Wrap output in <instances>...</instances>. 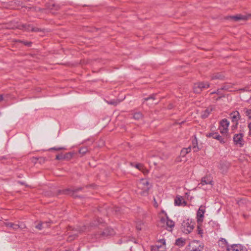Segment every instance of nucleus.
Instances as JSON below:
<instances>
[{
    "mask_svg": "<svg viewBox=\"0 0 251 251\" xmlns=\"http://www.w3.org/2000/svg\"><path fill=\"white\" fill-rule=\"evenodd\" d=\"M88 151V150L87 147H82L79 149V152L82 155H84Z\"/></svg>",
    "mask_w": 251,
    "mask_h": 251,
    "instance_id": "28",
    "label": "nucleus"
},
{
    "mask_svg": "<svg viewBox=\"0 0 251 251\" xmlns=\"http://www.w3.org/2000/svg\"><path fill=\"white\" fill-rule=\"evenodd\" d=\"M112 209H113V208H109L108 210L110 211V210H112Z\"/></svg>",
    "mask_w": 251,
    "mask_h": 251,
    "instance_id": "60",
    "label": "nucleus"
},
{
    "mask_svg": "<svg viewBox=\"0 0 251 251\" xmlns=\"http://www.w3.org/2000/svg\"><path fill=\"white\" fill-rule=\"evenodd\" d=\"M197 145H198L197 140L196 137H195L194 140L193 141V150L194 152L198 151L199 150Z\"/></svg>",
    "mask_w": 251,
    "mask_h": 251,
    "instance_id": "20",
    "label": "nucleus"
},
{
    "mask_svg": "<svg viewBox=\"0 0 251 251\" xmlns=\"http://www.w3.org/2000/svg\"><path fill=\"white\" fill-rule=\"evenodd\" d=\"M153 205L155 207H157L158 205L155 200V199L154 198L153 199Z\"/></svg>",
    "mask_w": 251,
    "mask_h": 251,
    "instance_id": "43",
    "label": "nucleus"
},
{
    "mask_svg": "<svg viewBox=\"0 0 251 251\" xmlns=\"http://www.w3.org/2000/svg\"><path fill=\"white\" fill-rule=\"evenodd\" d=\"M248 127L250 130V134H251V122L250 124H249Z\"/></svg>",
    "mask_w": 251,
    "mask_h": 251,
    "instance_id": "48",
    "label": "nucleus"
},
{
    "mask_svg": "<svg viewBox=\"0 0 251 251\" xmlns=\"http://www.w3.org/2000/svg\"><path fill=\"white\" fill-rule=\"evenodd\" d=\"M157 225L159 226L165 227L168 230L171 231L175 226V223L166 217V218H161L158 222Z\"/></svg>",
    "mask_w": 251,
    "mask_h": 251,
    "instance_id": "2",
    "label": "nucleus"
},
{
    "mask_svg": "<svg viewBox=\"0 0 251 251\" xmlns=\"http://www.w3.org/2000/svg\"><path fill=\"white\" fill-rule=\"evenodd\" d=\"M143 118V114L140 112H136L133 115V118L135 120H140Z\"/></svg>",
    "mask_w": 251,
    "mask_h": 251,
    "instance_id": "22",
    "label": "nucleus"
},
{
    "mask_svg": "<svg viewBox=\"0 0 251 251\" xmlns=\"http://www.w3.org/2000/svg\"><path fill=\"white\" fill-rule=\"evenodd\" d=\"M243 136V134L242 133L235 134L233 137L234 144L240 147H243L245 144Z\"/></svg>",
    "mask_w": 251,
    "mask_h": 251,
    "instance_id": "6",
    "label": "nucleus"
},
{
    "mask_svg": "<svg viewBox=\"0 0 251 251\" xmlns=\"http://www.w3.org/2000/svg\"><path fill=\"white\" fill-rule=\"evenodd\" d=\"M5 28H10V27H8V26H5Z\"/></svg>",
    "mask_w": 251,
    "mask_h": 251,
    "instance_id": "62",
    "label": "nucleus"
},
{
    "mask_svg": "<svg viewBox=\"0 0 251 251\" xmlns=\"http://www.w3.org/2000/svg\"><path fill=\"white\" fill-rule=\"evenodd\" d=\"M144 165L142 164H141V163H138V164H137L135 165V167L138 169V170H139L140 171L141 170V169H143V166Z\"/></svg>",
    "mask_w": 251,
    "mask_h": 251,
    "instance_id": "38",
    "label": "nucleus"
},
{
    "mask_svg": "<svg viewBox=\"0 0 251 251\" xmlns=\"http://www.w3.org/2000/svg\"><path fill=\"white\" fill-rule=\"evenodd\" d=\"M205 212V207L202 205H201L197 213V221L199 223L202 222Z\"/></svg>",
    "mask_w": 251,
    "mask_h": 251,
    "instance_id": "7",
    "label": "nucleus"
},
{
    "mask_svg": "<svg viewBox=\"0 0 251 251\" xmlns=\"http://www.w3.org/2000/svg\"><path fill=\"white\" fill-rule=\"evenodd\" d=\"M191 148L190 147H189L187 148L183 149L181 151V153H183V151H185V154H187L191 151Z\"/></svg>",
    "mask_w": 251,
    "mask_h": 251,
    "instance_id": "32",
    "label": "nucleus"
},
{
    "mask_svg": "<svg viewBox=\"0 0 251 251\" xmlns=\"http://www.w3.org/2000/svg\"><path fill=\"white\" fill-rule=\"evenodd\" d=\"M114 210H115L116 213H117L118 212H120V208H119L118 207H115L114 208Z\"/></svg>",
    "mask_w": 251,
    "mask_h": 251,
    "instance_id": "46",
    "label": "nucleus"
},
{
    "mask_svg": "<svg viewBox=\"0 0 251 251\" xmlns=\"http://www.w3.org/2000/svg\"><path fill=\"white\" fill-rule=\"evenodd\" d=\"M228 251H247L246 249L240 245H233L227 249Z\"/></svg>",
    "mask_w": 251,
    "mask_h": 251,
    "instance_id": "13",
    "label": "nucleus"
},
{
    "mask_svg": "<svg viewBox=\"0 0 251 251\" xmlns=\"http://www.w3.org/2000/svg\"><path fill=\"white\" fill-rule=\"evenodd\" d=\"M113 229L110 227L105 228L102 231H98L96 234V238H104L109 235L114 234Z\"/></svg>",
    "mask_w": 251,
    "mask_h": 251,
    "instance_id": "4",
    "label": "nucleus"
},
{
    "mask_svg": "<svg viewBox=\"0 0 251 251\" xmlns=\"http://www.w3.org/2000/svg\"><path fill=\"white\" fill-rule=\"evenodd\" d=\"M3 224L7 227L11 228L15 230H16L19 228L23 229L26 227L25 225H24V227H22V225H20L19 224H14L10 222H3Z\"/></svg>",
    "mask_w": 251,
    "mask_h": 251,
    "instance_id": "9",
    "label": "nucleus"
},
{
    "mask_svg": "<svg viewBox=\"0 0 251 251\" xmlns=\"http://www.w3.org/2000/svg\"><path fill=\"white\" fill-rule=\"evenodd\" d=\"M187 225H188V226H187V228L186 230L188 233H190L193 229L194 226L193 225L189 224L188 223H184V226H185Z\"/></svg>",
    "mask_w": 251,
    "mask_h": 251,
    "instance_id": "26",
    "label": "nucleus"
},
{
    "mask_svg": "<svg viewBox=\"0 0 251 251\" xmlns=\"http://www.w3.org/2000/svg\"><path fill=\"white\" fill-rule=\"evenodd\" d=\"M121 101H120L119 100H110V101H107V102L109 104H112V105H117L118 103H120Z\"/></svg>",
    "mask_w": 251,
    "mask_h": 251,
    "instance_id": "27",
    "label": "nucleus"
},
{
    "mask_svg": "<svg viewBox=\"0 0 251 251\" xmlns=\"http://www.w3.org/2000/svg\"><path fill=\"white\" fill-rule=\"evenodd\" d=\"M64 159L69 160L73 156V153L71 152H68L64 155Z\"/></svg>",
    "mask_w": 251,
    "mask_h": 251,
    "instance_id": "29",
    "label": "nucleus"
},
{
    "mask_svg": "<svg viewBox=\"0 0 251 251\" xmlns=\"http://www.w3.org/2000/svg\"><path fill=\"white\" fill-rule=\"evenodd\" d=\"M232 18L235 21H239L240 20H246L247 19V17L246 16L239 15L233 16V17H232Z\"/></svg>",
    "mask_w": 251,
    "mask_h": 251,
    "instance_id": "19",
    "label": "nucleus"
},
{
    "mask_svg": "<svg viewBox=\"0 0 251 251\" xmlns=\"http://www.w3.org/2000/svg\"><path fill=\"white\" fill-rule=\"evenodd\" d=\"M215 135L213 136L214 139H216L220 141L221 143H224L225 142L224 140V139L219 134H218V133H215Z\"/></svg>",
    "mask_w": 251,
    "mask_h": 251,
    "instance_id": "21",
    "label": "nucleus"
},
{
    "mask_svg": "<svg viewBox=\"0 0 251 251\" xmlns=\"http://www.w3.org/2000/svg\"><path fill=\"white\" fill-rule=\"evenodd\" d=\"M64 154H59L56 156V159L57 160H62L64 159Z\"/></svg>",
    "mask_w": 251,
    "mask_h": 251,
    "instance_id": "37",
    "label": "nucleus"
},
{
    "mask_svg": "<svg viewBox=\"0 0 251 251\" xmlns=\"http://www.w3.org/2000/svg\"><path fill=\"white\" fill-rule=\"evenodd\" d=\"M78 231L79 232H81L84 231V230L76 229L75 230H73L72 232H68V234L69 235V236L68 237L67 241L71 242L74 240L75 238L77 236V232Z\"/></svg>",
    "mask_w": 251,
    "mask_h": 251,
    "instance_id": "10",
    "label": "nucleus"
},
{
    "mask_svg": "<svg viewBox=\"0 0 251 251\" xmlns=\"http://www.w3.org/2000/svg\"><path fill=\"white\" fill-rule=\"evenodd\" d=\"M38 159H39V158H37V157H33L32 158V161L34 162L35 163H36L37 160H38Z\"/></svg>",
    "mask_w": 251,
    "mask_h": 251,
    "instance_id": "47",
    "label": "nucleus"
},
{
    "mask_svg": "<svg viewBox=\"0 0 251 251\" xmlns=\"http://www.w3.org/2000/svg\"><path fill=\"white\" fill-rule=\"evenodd\" d=\"M65 148L64 147H59V148H50V150H56V151H60L62 150H65Z\"/></svg>",
    "mask_w": 251,
    "mask_h": 251,
    "instance_id": "40",
    "label": "nucleus"
},
{
    "mask_svg": "<svg viewBox=\"0 0 251 251\" xmlns=\"http://www.w3.org/2000/svg\"><path fill=\"white\" fill-rule=\"evenodd\" d=\"M230 119L233 123H238V121L241 118L240 113L237 111L232 112L230 114Z\"/></svg>",
    "mask_w": 251,
    "mask_h": 251,
    "instance_id": "11",
    "label": "nucleus"
},
{
    "mask_svg": "<svg viewBox=\"0 0 251 251\" xmlns=\"http://www.w3.org/2000/svg\"><path fill=\"white\" fill-rule=\"evenodd\" d=\"M26 46H30V45L31 44V42H24V41H23L22 42Z\"/></svg>",
    "mask_w": 251,
    "mask_h": 251,
    "instance_id": "45",
    "label": "nucleus"
},
{
    "mask_svg": "<svg viewBox=\"0 0 251 251\" xmlns=\"http://www.w3.org/2000/svg\"><path fill=\"white\" fill-rule=\"evenodd\" d=\"M220 131L222 134H226L227 132L228 128L220 127L219 128Z\"/></svg>",
    "mask_w": 251,
    "mask_h": 251,
    "instance_id": "31",
    "label": "nucleus"
},
{
    "mask_svg": "<svg viewBox=\"0 0 251 251\" xmlns=\"http://www.w3.org/2000/svg\"><path fill=\"white\" fill-rule=\"evenodd\" d=\"M203 247L202 243L198 241L194 240L189 243L187 249L188 251H202L203 249Z\"/></svg>",
    "mask_w": 251,
    "mask_h": 251,
    "instance_id": "3",
    "label": "nucleus"
},
{
    "mask_svg": "<svg viewBox=\"0 0 251 251\" xmlns=\"http://www.w3.org/2000/svg\"><path fill=\"white\" fill-rule=\"evenodd\" d=\"M71 191L70 190L67 189V190H65V191L66 192V191Z\"/></svg>",
    "mask_w": 251,
    "mask_h": 251,
    "instance_id": "58",
    "label": "nucleus"
},
{
    "mask_svg": "<svg viewBox=\"0 0 251 251\" xmlns=\"http://www.w3.org/2000/svg\"><path fill=\"white\" fill-rule=\"evenodd\" d=\"M224 89V88H221L220 89H218L216 91L212 92L210 93L211 95L216 94L217 95H221L222 94L221 93V90Z\"/></svg>",
    "mask_w": 251,
    "mask_h": 251,
    "instance_id": "33",
    "label": "nucleus"
},
{
    "mask_svg": "<svg viewBox=\"0 0 251 251\" xmlns=\"http://www.w3.org/2000/svg\"><path fill=\"white\" fill-rule=\"evenodd\" d=\"M100 223L102 224L103 221L102 220L100 221V220L99 219L98 220V221H94L93 223L91 224V226H95L99 225V224Z\"/></svg>",
    "mask_w": 251,
    "mask_h": 251,
    "instance_id": "30",
    "label": "nucleus"
},
{
    "mask_svg": "<svg viewBox=\"0 0 251 251\" xmlns=\"http://www.w3.org/2000/svg\"><path fill=\"white\" fill-rule=\"evenodd\" d=\"M225 97V96H224V95H220V97H218V98L216 99V100H218L220 99L221 98H222V97Z\"/></svg>",
    "mask_w": 251,
    "mask_h": 251,
    "instance_id": "52",
    "label": "nucleus"
},
{
    "mask_svg": "<svg viewBox=\"0 0 251 251\" xmlns=\"http://www.w3.org/2000/svg\"><path fill=\"white\" fill-rule=\"evenodd\" d=\"M156 96V94H152L150 97L144 98L143 99V100H144L143 102H145L146 101H149V100H156V98H155Z\"/></svg>",
    "mask_w": 251,
    "mask_h": 251,
    "instance_id": "24",
    "label": "nucleus"
},
{
    "mask_svg": "<svg viewBox=\"0 0 251 251\" xmlns=\"http://www.w3.org/2000/svg\"><path fill=\"white\" fill-rule=\"evenodd\" d=\"M185 242V239L182 238H179L176 240V245L179 247H182L184 245Z\"/></svg>",
    "mask_w": 251,
    "mask_h": 251,
    "instance_id": "18",
    "label": "nucleus"
},
{
    "mask_svg": "<svg viewBox=\"0 0 251 251\" xmlns=\"http://www.w3.org/2000/svg\"><path fill=\"white\" fill-rule=\"evenodd\" d=\"M201 233H202L201 231V230H199V234H201Z\"/></svg>",
    "mask_w": 251,
    "mask_h": 251,
    "instance_id": "56",
    "label": "nucleus"
},
{
    "mask_svg": "<svg viewBox=\"0 0 251 251\" xmlns=\"http://www.w3.org/2000/svg\"><path fill=\"white\" fill-rule=\"evenodd\" d=\"M71 227H69V230H71Z\"/></svg>",
    "mask_w": 251,
    "mask_h": 251,
    "instance_id": "64",
    "label": "nucleus"
},
{
    "mask_svg": "<svg viewBox=\"0 0 251 251\" xmlns=\"http://www.w3.org/2000/svg\"><path fill=\"white\" fill-rule=\"evenodd\" d=\"M166 249L165 246L160 245L157 248H152L151 251H164Z\"/></svg>",
    "mask_w": 251,
    "mask_h": 251,
    "instance_id": "23",
    "label": "nucleus"
},
{
    "mask_svg": "<svg viewBox=\"0 0 251 251\" xmlns=\"http://www.w3.org/2000/svg\"><path fill=\"white\" fill-rule=\"evenodd\" d=\"M144 226V223L142 221H139L136 225V228L139 230H141Z\"/></svg>",
    "mask_w": 251,
    "mask_h": 251,
    "instance_id": "25",
    "label": "nucleus"
},
{
    "mask_svg": "<svg viewBox=\"0 0 251 251\" xmlns=\"http://www.w3.org/2000/svg\"><path fill=\"white\" fill-rule=\"evenodd\" d=\"M43 224H44L43 226H44V227H48L49 226V223H48V222L43 223Z\"/></svg>",
    "mask_w": 251,
    "mask_h": 251,
    "instance_id": "50",
    "label": "nucleus"
},
{
    "mask_svg": "<svg viewBox=\"0 0 251 251\" xmlns=\"http://www.w3.org/2000/svg\"><path fill=\"white\" fill-rule=\"evenodd\" d=\"M3 100V97L2 95H0V102Z\"/></svg>",
    "mask_w": 251,
    "mask_h": 251,
    "instance_id": "51",
    "label": "nucleus"
},
{
    "mask_svg": "<svg viewBox=\"0 0 251 251\" xmlns=\"http://www.w3.org/2000/svg\"><path fill=\"white\" fill-rule=\"evenodd\" d=\"M186 202L183 200L182 197L177 196L175 199V204L176 206L186 205Z\"/></svg>",
    "mask_w": 251,
    "mask_h": 251,
    "instance_id": "12",
    "label": "nucleus"
},
{
    "mask_svg": "<svg viewBox=\"0 0 251 251\" xmlns=\"http://www.w3.org/2000/svg\"><path fill=\"white\" fill-rule=\"evenodd\" d=\"M20 225H22V227H24V224L21 223V224H19Z\"/></svg>",
    "mask_w": 251,
    "mask_h": 251,
    "instance_id": "57",
    "label": "nucleus"
},
{
    "mask_svg": "<svg viewBox=\"0 0 251 251\" xmlns=\"http://www.w3.org/2000/svg\"><path fill=\"white\" fill-rule=\"evenodd\" d=\"M182 154H183V155H185V154H185V151H183V153H182Z\"/></svg>",
    "mask_w": 251,
    "mask_h": 251,
    "instance_id": "59",
    "label": "nucleus"
},
{
    "mask_svg": "<svg viewBox=\"0 0 251 251\" xmlns=\"http://www.w3.org/2000/svg\"><path fill=\"white\" fill-rule=\"evenodd\" d=\"M50 9H55V10H58V9H59V6L58 5L53 4L51 5V7L50 8Z\"/></svg>",
    "mask_w": 251,
    "mask_h": 251,
    "instance_id": "41",
    "label": "nucleus"
},
{
    "mask_svg": "<svg viewBox=\"0 0 251 251\" xmlns=\"http://www.w3.org/2000/svg\"><path fill=\"white\" fill-rule=\"evenodd\" d=\"M212 180L211 177L210 176H206L202 178L201 184L202 185L208 184H212Z\"/></svg>",
    "mask_w": 251,
    "mask_h": 251,
    "instance_id": "14",
    "label": "nucleus"
},
{
    "mask_svg": "<svg viewBox=\"0 0 251 251\" xmlns=\"http://www.w3.org/2000/svg\"><path fill=\"white\" fill-rule=\"evenodd\" d=\"M224 77V76L220 73H217L213 74L211 76V80H214V79H223Z\"/></svg>",
    "mask_w": 251,
    "mask_h": 251,
    "instance_id": "16",
    "label": "nucleus"
},
{
    "mask_svg": "<svg viewBox=\"0 0 251 251\" xmlns=\"http://www.w3.org/2000/svg\"><path fill=\"white\" fill-rule=\"evenodd\" d=\"M229 125V122L226 119H223L220 122V127H221L228 128Z\"/></svg>",
    "mask_w": 251,
    "mask_h": 251,
    "instance_id": "17",
    "label": "nucleus"
},
{
    "mask_svg": "<svg viewBox=\"0 0 251 251\" xmlns=\"http://www.w3.org/2000/svg\"><path fill=\"white\" fill-rule=\"evenodd\" d=\"M157 244H160V245H163L165 246V240L164 239H160L158 241Z\"/></svg>",
    "mask_w": 251,
    "mask_h": 251,
    "instance_id": "39",
    "label": "nucleus"
},
{
    "mask_svg": "<svg viewBox=\"0 0 251 251\" xmlns=\"http://www.w3.org/2000/svg\"><path fill=\"white\" fill-rule=\"evenodd\" d=\"M159 246H160V244H156L155 246H154L153 248H157Z\"/></svg>",
    "mask_w": 251,
    "mask_h": 251,
    "instance_id": "54",
    "label": "nucleus"
},
{
    "mask_svg": "<svg viewBox=\"0 0 251 251\" xmlns=\"http://www.w3.org/2000/svg\"><path fill=\"white\" fill-rule=\"evenodd\" d=\"M211 111L212 108L209 107L207 108L205 110L202 111L201 115L202 118L205 119L207 118L209 116V114L211 113Z\"/></svg>",
    "mask_w": 251,
    "mask_h": 251,
    "instance_id": "15",
    "label": "nucleus"
},
{
    "mask_svg": "<svg viewBox=\"0 0 251 251\" xmlns=\"http://www.w3.org/2000/svg\"><path fill=\"white\" fill-rule=\"evenodd\" d=\"M149 104H152L153 103H149Z\"/></svg>",
    "mask_w": 251,
    "mask_h": 251,
    "instance_id": "63",
    "label": "nucleus"
},
{
    "mask_svg": "<svg viewBox=\"0 0 251 251\" xmlns=\"http://www.w3.org/2000/svg\"><path fill=\"white\" fill-rule=\"evenodd\" d=\"M158 102V101H156V102H155L154 103V104H157Z\"/></svg>",
    "mask_w": 251,
    "mask_h": 251,
    "instance_id": "61",
    "label": "nucleus"
},
{
    "mask_svg": "<svg viewBox=\"0 0 251 251\" xmlns=\"http://www.w3.org/2000/svg\"><path fill=\"white\" fill-rule=\"evenodd\" d=\"M151 185L149 181L146 179H141L137 183V194L142 196H147L149 194V190Z\"/></svg>",
    "mask_w": 251,
    "mask_h": 251,
    "instance_id": "1",
    "label": "nucleus"
},
{
    "mask_svg": "<svg viewBox=\"0 0 251 251\" xmlns=\"http://www.w3.org/2000/svg\"><path fill=\"white\" fill-rule=\"evenodd\" d=\"M144 175H146L149 173V171L147 169H146L144 166H143V169L140 170Z\"/></svg>",
    "mask_w": 251,
    "mask_h": 251,
    "instance_id": "36",
    "label": "nucleus"
},
{
    "mask_svg": "<svg viewBox=\"0 0 251 251\" xmlns=\"http://www.w3.org/2000/svg\"><path fill=\"white\" fill-rule=\"evenodd\" d=\"M43 225H44L43 223L41 222L38 225L36 226L35 227L39 230H41L44 227Z\"/></svg>",
    "mask_w": 251,
    "mask_h": 251,
    "instance_id": "34",
    "label": "nucleus"
},
{
    "mask_svg": "<svg viewBox=\"0 0 251 251\" xmlns=\"http://www.w3.org/2000/svg\"><path fill=\"white\" fill-rule=\"evenodd\" d=\"M40 159V161H44L45 159L44 157H40L39 158Z\"/></svg>",
    "mask_w": 251,
    "mask_h": 251,
    "instance_id": "53",
    "label": "nucleus"
},
{
    "mask_svg": "<svg viewBox=\"0 0 251 251\" xmlns=\"http://www.w3.org/2000/svg\"><path fill=\"white\" fill-rule=\"evenodd\" d=\"M16 27L20 29H24L26 31H31L32 32H38L41 30L39 28L34 27L31 25L23 24L21 25H19L18 27L17 26Z\"/></svg>",
    "mask_w": 251,
    "mask_h": 251,
    "instance_id": "8",
    "label": "nucleus"
},
{
    "mask_svg": "<svg viewBox=\"0 0 251 251\" xmlns=\"http://www.w3.org/2000/svg\"><path fill=\"white\" fill-rule=\"evenodd\" d=\"M245 113L249 118L251 119V109L246 110Z\"/></svg>",
    "mask_w": 251,
    "mask_h": 251,
    "instance_id": "35",
    "label": "nucleus"
},
{
    "mask_svg": "<svg viewBox=\"0 0 251 251\" xmlns=\"http://www.w3.org/2000/svg\"><path fill=\"white\" fill-rule=\"evenodd\" d=\"M172 107H173V106H172V104H170V105L168 106V108H169V109H171Z\"/></svg>",
    "mask_w": 251,
    "mask_h": 251,
    "instance_id": "55",
    "label": "nucleus"
},
{
    "mask_svg": "<svg viewBox=\"0 0 251 251\" xmlns=\"http://www.w3.org/2000/svg\"><path fill=\"white\" fill-rule=\"evenodd\" d=\"M238 124V123H235V125L234 126H232V129H235L237 127V125Z\"/></svg>",
    "mask_w": 251,
    "mask_h": 251,
    "instance_id": "49",
    "label": "nucleus"
},
{
    "mask_svg": "<svg viewBox=\"0 0 251 251\" xmlns=\"http://www.w3.org/2000/svg\"><path fill=\"white\" fill-rule=\"evenodd\" d=\"M81 189H82V188L79 187L77 189L72 190H71V191H72L73 192V193H74L75 192H77L78 191L81 190Z\"/></svg>",
    "mask_w": 251,
    "mask_h": 251,
    "instance_id": "44",
    "label": "nucleus"
},
{
    "mask_svg": "<svg viewBox=\"0 0 251 251\" xmlns=\"http://www.w3.org/2000/svg\"><path fill=\"white\" fill-rule=\"evenodd\" d=\"M215 133H210L206 135L207 137H212L213 138V136H214Z\"/></svg>",
    "mask_w": 251,
    "mask_h": 251,
    "instance_id": "42",
    "label": "nucleus"
},
{
    "mask_svg": "<svg viewBox=\"0 0 251 251\" xmlns=\"http://www.w3.org/2000/svg\"><path fill=\"white\" fill-rule=\"evenodd\" d=\"M209 87V84L208 82H199L195 84L193 89L194 92L195 93H200L202 90V89L208 88Z\"/></svg>",
    "mask_w": 251,
    "mask_h": 251,
    "instance_id": "5",
    "label": "nucleus"
}]
</instances>
